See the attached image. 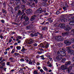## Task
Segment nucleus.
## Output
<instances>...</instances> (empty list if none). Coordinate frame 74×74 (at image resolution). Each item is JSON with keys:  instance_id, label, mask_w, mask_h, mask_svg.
I'll list each match as a JSON object with an SVG mask.
<instances>
[{"instance_id": "obj_28", "label": "nucleus", "mask_w": 74, "mask_h": 74, "mask_svg": "<svg viewBox=\"0 0 74 74\" xmlns=\"http://www.w3.org/2000/svg\"><path fill=\"white\" fill-rule=\"evenodd\" d=\"M2 12L4 13V14H7V11L4 9L2 10Z\"/></svg>"}, {"instance_id": "obj_46", "label": "nucleus", "mask_w": 74, "mask_h": 74, "mask_svg": "<svg viewBox=\"0 0 74 74\" xmlns=\"http://www.w3.org/2000/svg\"><path fill=\"white\" fill-rule=\"evenodd\" d=\"M36 58H40V56L39 55H38L36 56Z\"/></svg>"}, {"instance_id": "obj_41", "label": "nucleus", "mask_w": 74, "mask_h": 74, "mask_svg": "<svg viewBox=\"0 0 74 74\" xmlns=\"http://www.w3.org/2000/svg\"><path fill=\"white\" fill-rule=\"evenodd\" d=\"M56 15H59V14H60V12H59V11H57L56 12Z\"/></svg>"}, {"instance_id": "obj_3", "label": "nucleus", "mask_w": 74, "mask_h": 74, "mask_svg": "<svg viewBox=\"0 0 74 74\" xmlns=\"http://www.w3.org/2000/svg\"><path fill=\"white\" fill-rule=\"evenodd\" d=\"M43 12H46V10L45 9H44L43 10H42V8H39L37 10H36V13H40L41 14V13H42Z\"/></svg>"}, {"instance_id": "obj_20", "label": "nucleus", "mask_w": 74, "mask_h": 74, "mask_svg": "<svg viewBox=\"0 0 74 74\" xmlns=\"http://www.w3.org/2000/svg\"><path fill=\"white\" fill-rule=\"evenodd\" d=\"M16 4L17 5H20L21 4V1H16Z\"/></svg>"}, {"instance_id": "obj_14", "label": "nucleus", "mask_w": 74, "mask_h": 74, "mask_svg": "<svg viewBox=\"0 0 74 74\" xmlns=\"http://www.w3.org/2000/svg\"><path fill=\"white\" fill-rule=\"evenodd\" d=\"M62 58V56L60 55L56 57V59L58 60H61Z\"/></svg>"}, {"instance_id": "obj_17", "label": "nucleus", "mask_w": 74, "mask_h": 74, "mask_svg": "<svg viewBox=\"0 0 74 74\" xmlns=\"http://www.w3.org/2000/svg\"><path fill=\"white\" fill-rule=\"evenodd\" d=\"M60 52L61 55H62V56H66V53L64 52H63V51L60 50Z\"/></svg>"}, {"instance_id": "obj_6", "label": "nucleus", "mask_w": 74, "mask_h": 74, "mask_svg": "<svg viewBox=\"0 0 74 74\" xmlns=\"http://www.w3.org/2000/svg\"><path fill=\"white\" fill-rule=\"evenodd\" d=\"M66 49L67 51H68L69 53H71V55H73L74 53V50H70V47H67L66 48Z\"/></svg>"}, {"instance_id": "obj_36", "label": "nucleus", "mask_w": 74, "mask_h": 74, "mask_svg": "<svg viewBox=\"0 0 74 74\" xmlns=\"http://www.w3.org/2000/svg\"><path fill=\"white\" fill-rule=\"evenodd\" d=\"M49 47V44L48 43L45 46V48H47Z\"/></svg>"}, {"instance_id": "obj_61", "label": "nucleus", "mask_w": 74, "mask_h": 74, "mask_svg": "<svg viewBox=\"0 0 74 74\" xmlns=\"http://www.w3.org/2000/svg\"><path fill=\"white\" fill-rule=\"evenodd\" d=\"M47 64H51V63H50V62H49V61H47Z\"/></svg>"}, {"instance_id": "obj_10", "label": "nucleus", "mask_w": 74, "mask_h": 74, "mask_svg": "<svg viewBox=\"0 0 74 74\" xmlns=\"http://www.w3.org/2000/svg\"><path fill=\"white\" fill-rule=\"evenodd\" d=\"M71 64V62L70 61H67L65 63V64L66 67H68V66L70 65Z\"/></svg>"}, {"instance_id": "obj_33", "label": "nucleus", "mask_w": 74, "mask_h": 74, "mask_svg": "<svg viewBox=\"0 0 74 74\" xmlns=\"http://www.w3.org/2000/svg\"><path fill=\"white\" fill-rule=\"evenodd\" d=\"M10 4H14V1H13L12 0H10Z\"/></svg>"}, {"instance_id": "obj_11", "label": "nucleus", "mask_w": 74, "mask_h": 74, "mask_svg": "<svg viewBox=\"0 0 74 74\" xmlns=\"http://www.w3.org/2000/svg\"><path fill=\"white\" fill-rule=\"evenodd\" d=\"M61 21L62 22H66L67 21V20L65 18L62 17L61 18Z\"/></svg>"}, {"instance_id": "obj_32", "label": "nucleus", "mask_w": 74, "mask_h": 74, "mask_svg": "<svg viewBox=\"0 0 74 74\" xmlns=\"http://www.w3.org/2000/svg\"><path fill=\"white\" fill-rule=\"evenodd\" d=\"M66 58L63 59L61 60V62H62V63H64L65 62H66Z\"/></svg>"}, {"instance_id": "obj_55", "label": "nucleus", "mask_w": 74, "mask_h": 74, "mask_svg": "<svg viewBox=\"0 0 74 74\" xmlns=\"http://www.w3.org/2000/svg\"><path fill=\"white\" fill-rule=\"evenodd\" d=\"M66 7H64L63 8V9L64 10H66L67 9L66 8Z\"/></svg>"}, {"instance_id": "obj_25", "label": "nucleus", "mask_w": 74, "mask_h": 74, "mask_svg": "<svg viewBox=\"0 0 74 74\" xmlns=\"http://www.w3.org/2000/svg\"><path fill=\"white\" fill-rule=\"evenodd\" d=\"M39 32H37V33H35L34 34V37H37L38 36V34H39Z\"/></svg>"}, {"instance_id": "obj_26", "label": "nucleus", "mask_w": 74, "mask_h": 74, "mask_svg": "<svg viewBox=\"0 0 74 74\" xmlns=\"http://www.w3.org/2000/svg\"><path fill=\"white\" fill-rule=\"evenodd\" d=\"M70 25H74V22L73 21H71L69 23Z\"/></svg>"}, {"instance_id": "obj_42", "label": "nucleus", "mask_w": 74, "mask_h": 74, "mask_svg": "<svg viewBox=\"0 0 74 74\" xmlns=\"http://www.w3.org/2000/svg\"><path fill=\"white\" fill-rule=\"evenodd\" d=\"M34 46V47H37V44L36 43H35L34 44H33Z\"/></svg>"}, {"instance_id": "obj_37", "label": "nucleus", "mask_w": 74, "mask_h": 74, "mask_svg": "<svg viewBox=\"0 0 74 74\" xmlns=\"http://www.w3.org/2000/svg\"><path fill=\"white\" fill-rule=\"evenodd\" d=\"M20 55V54L19 53H14V55L15 56H18V55Z\"/></svg>"}, {"instance_id": "obj_15", "label": "nucleus", "mask_w": 74, "mask_h": 74, "mask_svg": "<svg viewBox=\"0 0 74 74\" xmlns=\"http://www.w3.org/2000/svg\"><path fill=\"white\" fill-rule=\"evenodd\" d=\"M58 26L61 28H64L65 26V25L64 24L61 23Z\"/></svg>"}, {"instance_id": "obj_29", "label": "nucleus", "mask_w": 74, "mask_h": 74, "mask_svg": "<svg viewBox=\"0 0 74 74\" xmlns=\"http://www.w3.org/2000/svg\"><path fill=\"white\" fill-rule=\"evenodd\" d=\"M19 8V6L16 7L15 8L14 10H15V11H17L18 10V8Z\"/></svg>"}, {"instance_id": "obj_40", "label": "nucleus", "mask_w": 74, "mask_h": 74, "mask_svg": "<svg viewBox=\"0 0 74 74\" xmlns=\"http://www.w3.org/2000/svg\"><path fill=\"white\" fill-rule=\"evenodd\" d=\"M22 1L24 4H25L26 3V0H22Z\"/></svg>"}, {"instance_id": "obj_7", "label": "nucleus", "mask_w": 74, "mask_h": 74, "mask_svg": "<svg viewBox=\"0 0 74 74\" xmlns=\"http://www.w3.org/2000/svg\"><path fill=\"white\" fill-rule=\"evenodd\" d=\"M64 42L66 45H70L71 44V42H70V40H66L64 41Z\"/></svg>"}, {"instance_id": "obj_59", "label": "nucleus", "mask_w": 74, "mask_h": 74, "mask_svg": "<svg viewBox=\"0 0 74 74\" xmlns=\"http://www.w3.org/2000/svg\"><path fill=\"white\" fill-rule=\"evenodd\" d=\"M33 1H34L36 3H38V1H37V0H34Z\"/></svg>"}, {"instance_id": "obj_53", "label": "nucleus", "mask_w": 74, "mask_h": 74, "mask_svg": "<svg viewBox=\"0 0 74 74\" xmlns=\"http://www.w3.org/2000/svg\"><path fill=\"white\" fill-rule=\"evenodd\" d=\"M12 41V39H9V43H10V42H11V41Z\"/></svg>"}, {"instance_id": "obj_34", "label": "nucleus", "mask_w": 74, "mask_h": 74, "mask_svg": "<svg viewBox=\"0 0 74 74\" xmlns=\"http://www.w3.org/2000/svg\"><path fill=\"white\" fill-rule=\"evenodd\" d=\"M71 30V33H72V35H73V36H74V29H73Z\"/></svg>"}, {"instance_id": "obj_54", "label": "nucleus", "mask_w": 74, "mask_h": 74, "mask_svg": "<svg viewBox=\"0 0 74 74\" xmlns=\"http://www.w3.org/2000/svg\"><path fill=\"white\" fill-rule=\"evenodd\" d=\"M47 0H43V1L44 3H47Z\"/></svg>"}, {"instance_id": "obj_8", "label": "nucleus", "mask_w": 74, "mask_h": 74, "mask_svg": "<svg viewBox=\"0 0 74 74\" xmlns=\"http://www.w3.org/2000/svg\"><path fill=\"white\" fill-rule=\"evenodd\" d=\"M32 12H33L32 10L31 9H28L25 11V12L27 14H30L31 13H32Z\"/></svg>"}, {"instance_id": "obj_44", "label": "nucleus", "mask_w": 74, "mask_h": 74, "mask_svg": "<svg viewBox=\"0 0 74 74\" xmlns=\"http://www.w3.org/2000/svg\"><path fill=\"white\" fill-rule=\"evenodd\" d=\"M26 27L28 29H30L31 28V27L30 26H27Z\"/></svg>"}, {"instance_id": "obj_38", "label": "nucleus", "mask_w": 74, "mask_h": 74, "mask_svg": "<svg viewBox=\"0 0 74 74\" xmlns=\"http://www.w3.org/2000/svg\"><path fill=\"white\" fill-rule=\"evenodd\" d=\"M59 37L60 36H56L55 38V40L58 41V39H59Z\"/></svg>"}, {"instance_id": "obj_39", "label": "nucleus", "mask_w": 74, "mask_h": 74, "mask_svg": "<svg viewBox=\"0 0 74 74\" xmlns=\"http://www.w3.org/2000/svg\"><path fill=\"white\" fill-rule=\"evenodd\" d=\"M43 68L45 70H46V71H48V69L45 67V66H44L43 67Z\"/></svg>"}, {"instance_id": "obj_64", "label": "nucleus", "mask_w": 74, "mask_h": 74, "mask_svg": "<svg viewBox=\"0 0 74 74\" xmlns=\"http://www.w3.org/2000/svg\"><path fill=\"white\" fill-rule=\"evenodd\" d=\"M1 22H2V23H4V22H5L4 20H1Z\"/></svg>"}, {"instance_id": "obj_52", "label": "nucleus", "mask_w": 74, "mask_h": 74, "mask_svg": "<svg viewBox=\"0 0 74 74\" xmlns=\"http://www.w3.org/2000/svg\"><path fill=\"white\" fill-rule=\"evenodd\" d=\"M28 63L29 64H32L33 63V62L31 61H29Z\"/></svg>"}, {"instance_id": "obj_9", "label": "nucleus", "mask_w": 74, "mask_h": 74, "mask_svg": "<svg viewBox=\"0 0 74 74\" xmlns=\"http://www.w3.org/2000/svg\"><path fill=\"white\" fill-rule=\"evenodd\" d=\"M6 60L5 59H3L0 62V64L2 66H5V62H4V61H5Z\"/></svg>"}, {"instance_id": "obj_47", "label": "nucleus", "mask_w": 74, "mask_h": 74, "mask_svg": "<svg viewBox=\"0 0 74 74\" xmlns=\"http://www.w3.org/2000/svg\"><path fill=\"white\" fill-rule=\"evenodd\" d=\"M57 54L58 55H61L60 54V51H58L57 52Z\"/></svg>"}, {"instance_id": "obj_1", "label": "nucleus", "mask_w": 74, "mask_h": 74, "mask_svg": "<svg viewBox=\"0 0 74 74\" xmlns=\"http://www.w3.org/2000/svg\"><path fill=\"white\" fill-rule=\"evenodd\" d=\"M64 29L66 30V31H68L62 33V35L63 37H65V36H67L69 35L70 34V32L69 31V30H71V27L69 26V25H67L64 27Z\"/></svg>"}, {"instance_id": "obj_30", "label": "nucleus", "mask_w": 74, "mask_h": 74, "mask_svg": "<svg viewBox=\"0 0 74 74\" xmlns=\"http://www.w3.org/2000/svg\"><path fill=\"white\" fill-rule=\"evenodd\" d=\"M70 42H71V43H72V42H74V38H71V39Z\"/></svg>"}, {"instance_id": "obj_31", "label": "nucleus", "mask_w": 74, "mask_h": 74, "mask_svg": "<svg viewBox=\"0 0 74 74\" xmlns=\"http://www.w3.org/2000/svg\"><path fill=\"white\" fill-rule=\"evenodd\" d=\"M16 48L18 50H20V49H21V46H17L16 47Z\"/></svg>"}, {"instance_id": "obj_50", "label": "nucleus", "mask_w": 74, "mask_h": 74, "mask_svg": "<svg viewBox=\"0 0 74 74\" xmlns=\"http://www.w3.org/2000/svg\"><path fill=\"white\" fill-rule=\"evenodd\" d=\"M17 38L18 39H21V38H22V37L20 36H18Z\"/></svg>"}, {"instance_id": "obj_22", "label": "nucleus", "mask_w": 74, "mask_h": 74, "mask_svg": "<svg viewBox=\"0 0 74 74\" xmlns=\"http://www.w3.org/2000/svg\"><path fill=\"white\" fill-rule=\"evenodd\" d=\"M63 40H64V38H60V36L58 38V41H63Z\"/></svg>"}, {"instance_id": "obj_63", "label": "nucleus", "mask_w": 74, "mask_h": 74, "mask_svg": "<svg viewBox=\"0 0 74 74\" xmlns=\"http://www.w3.org/2000/svg\"><path fill=\"white\" fill-rule=\"evenodd\" d=\"M74 15V14H69V16H73Z\"/></svg>"}, {"instance_id": "obj_24", "label": "nucleus", "mask_w": 74, "mask_h": 74, "mask_svg": "<svg viewBox=\"0 0 74 74\" xmlns=\"http://www.w3.org/2000/svg\"><path fill=\"white\" fill-rule=\"evenodd\" d=\"M27 51V49H25V47L24 46L23 47V48L21 50V52H24V51Z\"/></svg>"}, {"instance_id": "obj_2", "label": "nucleus", "mask_w": 74, "mask_h": 74, "mask_svg": "<svg viewBox=\"0 0 74 74\" xmlns=\"http://www.w3.org/2000/svg\"><path fill=\"white\" fill-rule=\"evenodd\" d=\"M22 19H24L25 22H27L29 20V18L28 16L26 15V14L25 13L23 14L21 17V20H22Z\"/></svg>"}, {"instance_id": "obj_35", "label": "nucleus", "mask_w": 74, "mask_h": 74, "mask_svg": "<svg viewBox=\"0 0 74 74\" xmlns=\"http://www.w3.org/2000/svg\"><path fill=\"white\" fill-rule=\"evenodd\" d=\"M47 27H45L42 28V30H47Z\"/></svg>"}, {"instance_id": "obj_23", "label": "nucleus", "mask_w": 74, "mask_h": 74, "mask_svg": "<svg viewBox=\"0 0 74 74\" xmlns=\"http://www.w3.org/2000/svg\"><path fill=\"white\" fill-rule=\"evenodd\" d=\"M39 35H40L39 36V38L40 39H41L42 38H43V36L42 35V34L39 33Z\"/></svg>"}, {"instance_id": "obj_43", "label": "nucleus", "mask_w": 74, "mask_h": 74, "mask_svg": "<svg viewBox=\"0 0 74 74\" xmlns=\"http://www.w3.org/2000/svg\"><path fill=\"white\" fill-rule=\"evenodd\" d=\"M15 52V50L14 49H13L12 51L11 52V53H14Z\"/></svg>"}, {"instance_id": "obj_27", "label": "nucleus", "mask_w": 74, "mask_h": 74, "mask_svg": "<svg viewBox=\"0 0 74 74\" xmlns=\"http://www.w3.org/2000/svg\"><path fill=\"white\" fill-rule=\"evenodd\" d=\"M18 15L19 16L22 15V14L21 13V10H19L18 11Z\"/></svg>"}, {"instance_id": "obj_13", "label": "nucleus", "mask_w": 74, "mask_h": 74, "mask_svg": "<svg viewBox=\"0 0 74 74\" xmlns=\"http://www.w3.org/2000/svg\"><path fill=\"white\" fill-rule=\"evenodd\" d=\"M73 69V67L71 66H70L69 68L67 69L66 71L68 73H70V71H71V70H72Z\"/></svg>"}, {"instance_id": "obj_58", "label": "nucleus", "mask_w": 74, "mask_h": 74, "mask_svg": "<svg viewBox=\"0 0 74 74\" xmlns=\"http://www.w3.org/2000/svg\"><path fill=\"white\" fill-rule=\"evenodd\" d=\"M0 38H1L2 39H3V36L2 35L0 36Z\"/></svg>"}, {"instance_id": "obj_19", "label": "nucleus", "mask_w": 74, "mask_h": 74, "mask_svg": "<svg viewBox=\"0 0 74 74\" xmlns=\"http://www.w3.org/2000/svg\"><path fill=\"white\" fill-rule=\"evenodd\" d=\"M28 3L29 4V5H32V6H33V7L35 5L33 1H31L30 2H29Z\"/></svg>"}, {"instance_id": "obj_60", "label": "nucleus", "mask_w": 74, "mask_h": 74, "mask_svg": "<svg viewBox=\"0 0 74 74\" xmlns=\"http://www.w3.org/2000/svg\"><path fill=\"white\" fill-rule=\"evenodd\" d=\"M58 23H56L54 25V26H56L58 25Z\"/></svg>"}, {"instance_id": "obj_48", "label": "nucleus", "mask_w": 74, "mask_h": 74, "mask_svg": "<svg viewBox=\"0 0 74 74\" xmlns=\"http://www.w3.org/2000/svg\"><path fill=\"white\" fill-rule=\"evenodd\" d=\"M30 27H31V28H34V26L32 24L31 25Z\"/></svg>"}, {"instance_id": "obj_4", "label": "nucleus", "mask_w": 74, "mask_h": 74, "mask_svg": "<svg viewBox=\"0 0 74 74\" xmlns=\"http://www.w3.org/2000/svg\"><path fill=\"white\" fill-rule=\"evenodd\" d=\"M21 13L23 14L24 13V12L26 11V8H25L26 6L24 5H21Z\"/></svg>"}, {"instance_id": "obj_57", "label": "nucleus", "mask_w": 74, "mask_h": 74, "mask_svg": "<svg viewBox=\"0 0 74 74\" xmlns=\"http://www.w3.org/2000/svg\"><path fill=\"white\" fill-rule=\"evenodd\" d=\"M40 71L41 73H42V72H44V71H43V70H42V69H41L40 70Z\"/></svg>"}, {"instance_id": "obj_56", "label": "nucleus", "mask_w": 74, "mask_h": 74, "mask_svg": "<svg viewBox=\"0 0 74 74\" xmlns=\"http://www.w3.org/2000/svg\"><path fill=\"white\" fill-rule=\"evenodd\" d=\"M51 18H49L47 19L49 22V21H50L51 20Z\"/></svg>"}, {"instance_id": "obj_49", "label": "nucleus", "mask_w": 74, "mask_h": 74, "mask_svg": "<svg viewBox=\"0 0 74 74\" xmlns=\"http://www.w3.org/2000/svg\"><path fill=\"white\" fill-rule=\"evenodd\" d=\"M10 62H7L6 64L7 66H10Z\"/></svg>"}, {"instance_id": "obj_45", "label": "nucleus", "mask_w": 74, "mask_h": 74, "mask_svg": "<svg viewBox=\"0 0 74 74\" xmlns=\"http://www.w3.org/2000/svg\"><path fill=\"white\" fill-rule=\"evenodd\" d=\"M20 60L21 62H24V61H25V60H24L23 58H22Z\"/></svg>"}, {"instance_id": "obj_18", "label": "nucleus", "mask_w": 74, "mask_h": 74, "mask_svg": "<svg viewBox=\"0 0 74 74\" xmlns=\"http://www.w3.org/2000/svg\"><path fill=\"white\" fill-rule=\"evenodd\" d=\"M33 40L30 39L28 41H27V43H28V44H31L33 43Z\"/></svg>"}, {"instance_id": "obj_16", "label": "nucleus", "mask_w": 74, "mask_h": 74, "mask_svg": "<svg viewBox=\"0 0 74 74\" xmlns=\"http://www.w3.org/2000/svg\"><path fill=\"white\" fill-rule=\"evenodd\" d=\"M36 15L33 16H32L31 18H30V21H34L35 19V18H36Z\"/></svg>"}, {"instance_id": "obj_5", "label": "nucleus", "mask_w": 74, "mask_h": 74, "mask_svg": "<svg viewBox=\"0 0 74 74\" xmlns=\"http://www.w3.org/2000/svg\"><path fill=\"white\" fill-rule=\"evenodd\" d=\"M66 49L67 51H68L69 53H71V55H73L74 53V50H70V47H67L66 48Z\"/></svg>"}, {"instance_id": "obj_12", "label": "nucleus", "mask_w": 74, "mask_h": 74, "mask_svg": "<svg viewBox=\"0 0 74 74\" xmlns=\"http://www.w3.org/2000/svg\"><path fill=\"white\" fill-rule=\"evenodd\" d=\"M67 67V66H66V65H62L61 66V68L63 70H66V69H67L68 68Z\"/></svg>"}, {"instance_id": "obj_21", "label": "nucleus", "mask_w": 74, "mask_h": 74, "mask_svg": "<svg viewBox=\"0 0 74 74\" xmlns=\"http://www.w3.org/2000/svg\"><path fill=\"white\" fill-rule=\"evenodd\" d=\"M68 18L67 19V20H68L69 22H70L71 21H74V19L72 18H70V17H68Z\"/></svg>"}, {"instance_id": "obj_51", "label": "nucleus", "mask_w": 74, "mask_h": 74, "mask_svg": "<svg viewBox=\"0 0 74 74\" xmlns=\"http://www.w3.org/2000/svg\"><path fill=\"white\" fill-rule=\"evenodd\" d=\"M34 74H38V72H37L36 71H34Z\"/></svg>"}, {"instance_id": "obj_62", "label": "nucleus", "mask_w": 74, "mask_h": 74, "mask_svg": "<svg viewBox=\"0 0 74 74\" xmlns=\"http://www.w3.org/2000/svg\"><path fill=\"white\" fill-rule=\"evenodd\" d=\"M30 36L31 37H34V34H30Z\"/></svg>"}]
</instances>
